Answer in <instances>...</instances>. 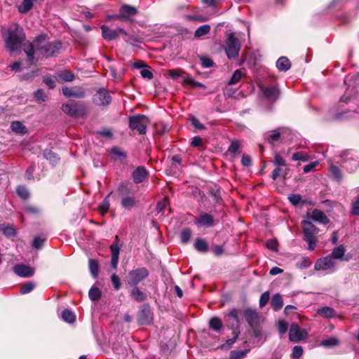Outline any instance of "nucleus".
I'll return each instance as SVG.
<instances>
[{"label":"nucleus","mask_w":359,"mask_h":359,"mask_svg":"<svg viewBox=\"0 0 359 359\" xmlns=\"http://www.w3.org/2000/svg\"><path fill=\"white\" fill-rule=\"evenodd\" d=\"M243 75V74L241 69L236 70L229 81V85H235L237 83L241 80Z\"/></svg>","instance_id":"nucleus-40"},{"label":"nucleus","mask_w":359,"mask_h":359,"mask_svg":"<svg viewBox=\"0 0 359 359\" xmlns=\"http://www.w3.org/2000/svg\"><path fill=\"white\" fill-rule=\"evenodd\" d=\"M100 271V267L95 260H91V275L97 278Z\"/></svg>","instance_id":"nucleus-57"},{"label":"nucleus","mask_w":359,"mask_h":359,"mask_svg":"<svg viewBox=\"0 0 359 359\" xmlns=\"http://www.w3.org/2000/svg\"><path fill=\"white\" fill-rule=\"evenodd\" d=\"M35 286L36 285L33 282L25 283L20 286V292L21 294H27L32 292L34 289Z\"/></svg>","instance_id":"nucleus-38"},{"label":"nucleus","mask_w":359,"mask_h":359,"mask_svg":"<svg viewBox=\"0 0 359 359\" xmlns=\"http://www.w3.org/2000/svg\"><path fill=\"white\" fill-rule=\"evenodd\" d=\"M102 36L104 39L107 41H111L117 39L121 34L124 35L127 34V32L122 28L117 29H113L108 27L107 25L101 26Z\"/></svg>","instance_id":"nucleus-12"},{"label":"nucleus","mask_w":359,"mask_h":359,"mask_svg":"<svg viewBox=\"0 0 359 359\" xmlns=\"http://www.w3.org/2000/svg\"><path fill=\"white\" fill-rule=\"evenodd\" d=\"M280 137V132L279 129L271 130L266 135V139L267 142L271 144L279 140Z\"/></svg>","instance_id":"nucleus-29"},{"label":"nucleus","mask_w":359,"mask_h":359,"mask_svg":"<svg viewBox=\"0 0 359 359\" xmlns=\"http://www.w3.org/2000/svg\"><path fill=\"white\" fill-rule=\"evenodd\" d=\"M302 226L304 233V239L309 244L308 250L312 251L316 246L317 238L316 235L318 233L319 229L309 221H302Z\"/></svg>","instance_id":"nucleus-3"},{"label":"nucleus","mask_w":359,"mask_h":359,"mask_svg":"<svg viewBox=\"0 0 359 359\" xmlns=\"http://www.w3.org/2000/svg\"><path fill=\"white\" fill-rule=\"evenodd\" d=\"M36 0H22L20 5L18 6V11L21 13H25L30 11Z\"/></svg>","instance_id":"nucleus-28"},{"label":"nucleus","mask_w":359,"mask_h":359,"mask_svg":"<svg viewBox=\"0 0 359 359\" xmlns=\"http://www.w3.org/2000/svg\"><path fill=\"white\" fill-rule=\"evenodd\" d=\"M121 205L126 209H131L136 205V201L131 196L123 197L121 201Z\"/></svg>","instance_id":"nucleus-30"},{"label":"nucleus","mask_w":359,"mask_h":359,"mask_svg":"<svg viewBox=\"0 0 359 359\" xmlns=\"http://www.w3.org/2000/svg\"><path fill=\"white\" fill-rule=\"evenodd\" d=\"M330 171H331L332 175L334 176V177L335 178V180H337V181H339L341 180L342 175L341 173V170L337 166L332 165L330 167Z\"/></svg>","instance_id":"nucleus-53"},{"label":"nucleus","mask_w":359,"mask_h":359,"mask_svg":"<svg viewBox=\"0 0 359 359\" xmlns=\"http://www.w3.org/2000/svg\"><path fill=\"white\" fill-rule=\"evenodd\" d=\"M111 252V265L114 269H116L118 257H119V247L117 244H112L110 246Z\"/></svg>","instance_id":"nucleus-20"},{"label":"nucleus","mask_w":359,"mask_h":359,"mask_svg":"<svg viewBox=\"0 0 359 359\" xmlns=\"http://www.w3.org/2000/svg\"><path fill=\"white\" fill-rule=\"evenodd\" d=\"M61 318L67 323H73L76 320L75 314L69 309H65L61 313Z\"/></svg>","instance_id":"nucleus-27"},{"label":"nucleus","mask_w":359,"mask_h":359,"mask_svg":"<svg viewBox=\"0 0 359 359\" xmlns=\"http://www.w3.org/2000/svg\"><path fill=\"white\" fill-rule=\"evenodd\" d=\"M194 247L196 250L201 252H205L208 251V244L206 241L199 238L196 240Z\"/></svg>","instance_id":"nucleus-36"},{"label":"nucleus","mask_w":359,"mask_h":359,"mask_svg":"<svg viewBox=\"0 0 359 359\" xmlns=\"http://www.w3.org/2000/svg\"><path fill=\"white\" fill-rule=\"evenodd\" d=\"M34 97L39 101H45L46 95L41 89H39L34 93Z\"/></svg>","instance_id":"nucleus-63"},{"label":"nucleus","mask_w":359,"mask_h":359,"mask_svg":"<svg viewBox=\"0 0 359 359\" xmlns=\"http://www.w3.org/2000/svg\"><path fill=\"white\" fill-rule=\"evenodd\" d=\"M58 76L65 81H72L74 78V74L70 72H62L59 73Z\"/></svg>","instance_id":"nucleus-50"},{"label":"nucleus","mask_w":359,"mask_h":359,"mask_svg":"<svg viewBox=\"0 0 359 359\" xmlns=\"http://www.w3.org/2000/svg\"><path fill=\"white\" fill-rule=\"evenodd\" d=\"M191 124L193 125V126L198 130H202L205 129V126L202 123H201L199 121V120L198 118H196V117L191 118Z\"/></svg>","instance_id":"nucleus-58"},{"label":"nucleus","mask_w":359,"mask_h":359,"mask_svg":"<svg viewBox=\"0 0 359 359\" xmlns=\"http://www.w3.org/2000/svg\"><path fill=\"white\" fill-rule=\"evenodd\" d=\"M102 292L98 287H91V301H97L100 299Z\"/></svg>","instance_id":"nucleus-52"},{"label":"nucleus","mask_w":359,"mask_h":359,"mask_svg":"<svg viewBox=\"0 0 359 359\" xmlns=\"http://www.w3.org/2000/svg\"><path fill=\"white\" fill-rule=\"evenodd\" d=\"M11 128L13 132L21 135H24L27 132L26 126L18 121H13L11 124Z\"/></svg>","instance_id":"nucleus-24"},{"label":"nucleus","mask_w":359,"mask_h":359,"mask_svg":"<svg viewBox=\"0 0 359 359\" xmlns=\"http://www.w3.org/2000/svg\"><path fill=\"white\" fill-rule=\"evenodd\" d=\"M93 104L98 107L108 106L111 102V97L105 88H100L93 95Z\"/></svg>","instance_id":"nucleus-9"},{"label":"nucleus","mask_w":359,"mask_h":359,"mask_svg":"<svg viewBox=\"0 0 359 359\" xmlns=\"http://www.w3.org/2000/svg\"><path fill=\"white\" fill-rule=\"evenodd\" d=\"M109 195L106 198L100 203L99 206V212L101 215L105 214L109 208V202L108 200Z\"/></svg>","instance_id":"nucleus-48"},{"label":"nucleus","mask_w":359,"mask_h":359,"mask_svg":"<svg viewBox=\"0 0 359 359\" xmlns=\"http://www.w3.org/2000/svg\"><path fill=\"white\" fill-rule=\"evenodd\" d=\"M95 133L108 139L111 138L113 135L111 131L108 128H102V130L95 132Z\"/></svg>","instance_id":"nucleus-61"},{"label":"nucleus","mask_w":359,"mask_h":359,"mask_svg":"<svg viewBox=\"0 0 359 359\" xmlns=\"http://www.w3.org/2000/svg\"><path fill=\"white\" fill-rule=\"evenodd\" d=\"M317 313L326 318H333L336 315L334 310L329 306H324L318 309Z\"/></svg>","instance_id":"nucleus-25"},{"label":"nucleus","mask_w":359,"mask_h":359,"mask_svg":"<svg viewBox=\"0 0 359 359\" xmlns=\"http://www.w3.org/2000/svg\"><path fill=\"white\" fill-rule=\"evenodd\" d=\"M149 273L145 267H140L130 271L127 276L128 285L133 287L137 285L141 281L148 277Z\"/></svg>","instance_id":"nucleus-6"},{"label":"nucleus","mask_w":359,"mask_h":359,"mask_svg":"<svg viewBox=\"0 0 359 359\" xmlns=\"http://www.w3.org/2000/svg\"><path fill=\"white\" fill-rule=\"evenodd\" d=\"M17 194L20 198L23 199H27L29 196V192L28 189L24 186L18 187Z\"/></svg>","instance_id":"nucleus-44"},{"label":"nucleus","mask_w":359,"mask_h":359,"mask_svg":"<svg viewBox=\"0 0 359 359\" xmlns=\"http://www.w3.org/2000/svg\"><path fill=\"white\" fill-rule=\"evenodd\" d=\"M137 10L135 7L125 4L120 8L118 14L109 16V18L127 21L130 20L133 17L137 15Z\"/></svg>","instance_id":"nucleus-7"},{"label":"nucleus","mask_w":359,"mask_h":359,"mask_svg":"<svg viewBox=\"0 0 359 359\" xmlns=\"http://www.w3.org/2000/svg\"><path fill=\"white\" fill-rule=\"evenodd\" d=\"M292 161H301L303 162L307 161L309 157L307 154L303 151L296 152L292 156Z\"/></svg>","instance_id":"nucleus-45"},{"label":"nucleus","mask_w":359,"mask_h":359,"mask_svg":"<svg viewBox=\"0 0 359 359\" xmlns=\"http://www.w3.org/2000/svg\"><path fill=\"white\" fill-rule=\"evenodd\" d=\"M308 338V332L305 329H301L296 323L290 325L289 330V339L292 342H299Z\"/></svg>","instance_id":"nucleus-8"},{"label":"nucleus","mask_w":359,"mask_h":359,"mask_svg":"<svg viewBox=\"0 0 359 359\" xmlns=\"http://www.w3.org/2000/svg\"><path fill=\"white\" fill-rule=\"evenodd\" d=\"M287 198L293 205H297L302 201V196L299 194H290Z\"/></svg>","instance_id":"nucleus-54"},{"label":"nucleus","mask_w":359,"mask_h":359,"mask_svg":"<svg viewBox=\"0 0 359 359\" xmlns=\"http://www.w3.org/2000/svg\"><path fill=\"white\" fill-rule=\"evenodd\" d=\"M303 354V348L301 346H294L292 349V358L299 359Z\"/></svg>","instance_id":"nucleus-49"},{"label":"nucleus","mask_w":359,"mask_h":359,"mask_svg":"<svg viewBox=\"0 0 359 359\" xmlns=\"http://www.w3.org/2000/svg\"><path fill=\"white\" fill-rule=\"evenodd\" d=\"M241 147V143L237 140H233L231 141L230 146L228 148V151L231 154H236L238 151V149Z\"/></svg>","instance_id":"nucleus-46"},{"label":"nucleus","mask_w":359,"mask_h":359,"mask_svg":"<svg viewBox=\"0 0 359 359\" xmlns=\"http://www.w3.org/2000/svg\"><path fill=\"white\" fill-rule=\"evenodd\" d=\"M244 318L250 325H253L258 320V315L255 311L250 309L244 310Z\"/></svg>","instance_id":"nucleus-21"},{"label":"nucleus","mask_w":359,"mask_h":359,"mask_svg":"<svg viewBox=\"0 0 359 359\" xmlns=\"http://www.w3.org/2000/svg\"><path fill=\"white\" fill-rule=\"evenodd\" d=\"M131 297L138 302H142L146 299V295L144 292L140 290V289L135 287L131 291Z\"/></svg>","instance_id":"nucleus-32"},{"label":"nucleus","mask_w":359,"mask_h":359,"mask_svg":"<svg viewBox=\"0 0 359 359\" xmlns=\"http://www.w3.org/2000/svg\"><path fill=\"white\" fill-rule=\"evenodd\" d=\"M62 93L67 97H82L84 96V90L79 87H64L62 88Z\"/></svg>","instance_id":"nucleus-17"},{"label":"nucleus","mask_w":359,"mask_h":359,"mask_svg":"<svg viewBox=\"0 0 359 359\" xmlns=\"http://www.w3.org/2000/svg\"><path fill=\"white\" fill-rule=\"evenodd\" d=\"M312 264V262L309 258L303 257H302L297 262V266L299 269H306L311 266Z\"/></svg>","instance_id":"nucleus-39"},{"label":"nucleus","mask_w":359,"mask_h":359,"mask_svg":"<svg viewBox=\"0 0 359 359\" xmlns=\"http://www.w3.org/2000/svg\"><path fill=\"white\" fill-rule=\"evenodd\" d=\"M62 109L65 114L75 117L81 116L84 112L83 107L81 105L76 104L73 101L63 104Z\"/></svg>","instance_id":"nucleus-11"},{"label":"nucleus","mask_w":359,"mask_h":359,"mask_svg":"<svg viewBox=\"0 0 359 359\" xmlns=\"http://www.w3.org/2000/svg\"><path fill=\"white\" fill-rule=\"evenodd\" d=\"M288 168H282L281 166H276L271 174V177L273 180H276L278 177H281L285 179L288 174Z\"/></svg>","instance_id":"nucleus-23"},{"label":"nucleus","mask_w":359,"mask_h":359,"mask_svg":"<svg viewBox=\"0 0 359 359\" xmlns=\"http://www.w3.org/2000/svg\"><path fill=\"white\" fill-rule=\"evenodd\" d=\"M290 67V61L286 57H280L276 62V67L280 71L286 72Z\"/></svg>","instance_id":"nucleus-22"},{"label":"nucleus","mask_w":359,"mask_h":359,"mask_svg":"<svg viewBox=\"0 0 359 359\" xmlns=\"http://www.w3.org/2000/svg\"><path fill=\"white\" fill-rule=\"evenodd\" d=\"M210 29L211 27L209 25H201L195 31L194 36L198 38L206 35L210 32Z\"/></svg>","instance_id":"nucleus-35"},{"label":"nucleus","mask_w":359,"mask_h":359,"mask_svg":"<svg viewBox=\"0 0 359 359\" xmlns=\"http://www.w3.org/2000/svg\"><path fill=\"white\" fill-rule=\"evenodd\" d=\"M195 224L199 226H212L215 225V219L212 215L204 212L196 218Z\"/></svg>","instance_id":"nucleus-14"},{"label":"nucleus","mask_w":359,"mask_h":359,"mask_svg":"<svg viewBox=\"0 0 359 359\" xmlns=\"http://www.w3.org/2000/svg\"><path fill=\"white\" fill-rule=\"evenodd\" d=\"M266 247L273 251H278V242L274 239L267 241Z\"/></svg>","instance_id":"nucleus-64"},{"label":"nucleus","mask_w":359,"mask_h":359,"mask_svg":"<svg viewBox=\"0 0 359 359\" xmlns=\"http://www.w3.org/2000/svg\"><path fill=\"white\" fill-rule=\"evenodd\" d=\"M45 241L46 238H41L40 236H36L33 240L32 245L34 248L39 249L43 245Z\"/></svg>","instance_id":"nucleus-59"},{"label":"nucleus","mask_w":359,"mask_h":359,"mask_svg":"<svg viewBox=\"0 0 359 359\" xmlns=\"http://www.w3.org/2000/svg\"><path fill=\"white\" fill-rule=\"evenodd\" d=\"M273 163L275 166H285L286 161L280 154H276L274 156Z\"/></svg>","instance_id":"nucleus-47"},{"label":"nucleus","mask_w":359,"mask_h":359,"mask_svg":"<svg viewBox=\"0 0 359 359\" xmlns=\"http://www.w3.org/2000/svg\"><path fill=\"white\" fill-rule=\"evenodd\" d=\"M209 327L215 332H219L222 327L221 320L217 317L212 318L209 321Z\"/></svg>","instance_id":"nucleus-31"},{"label":"nucleus","mask_w":359,"mask_h":359,"mask_svg":"<svg viewBox=\"0 0 359 359\" xmlns=\"http://www.w3.org/2000/svg\"><path fill=\"white\" fill-rule=\"evenodd\" d=\"M183 82L184 84H188L191 86L198 87V88H205L203 83L194 81L191 77H189V76L184 78Z\"/></svg>","instance_id":"nucleus-43"},{"label":"nucleus","mask_w":359,"mask_h":359,"mask_svg":"<svg viewBox=\"0 0 359 359\" xmlns=\"http://www.w3.org/2000/svg\"><path fill=\"white\" fill-rule=\"evenodd\" d=\"M147 176L148 172L143 166L137 167L132 174L133 180L136 184L144 182Z\"/></svg>","instance_id":"nucleus-16"},{"label":"nucleus","mask_w":359,"mask_h":359,"mask_svg":"<svg viewBox=\"0 0 359 359\" xmlns=\"http://www.w3.org/2000/svg\"><path fill=\"white\" fill-rule=\"evenodd\" d=\"M149 123L148 118L142 114H137L129 118V128L137 130L140 135H144Z\"/></svg>","instance_id":"nucleus-4"},{"label":"nucleus","mask_w":359,"mask_h":359,"mask_svg":"<svg viewBox=\"0 0 359 359\" xmlns=\"http://www.w3.org/2000/svg\"><path fill=\"white\" fill-rule=\"evenodd\" d=\"M283 301L280 294H276L272 297L271 306L274 311H278L283 307Z\"/></svg>","instance_id":"nucleus-26"},{"label":"nucleus","mask_w":359,"mask_h":359,"mask_svg":"<svg viewBox=\"0 0 359 359\" xmlns=\"http://www.w3.org/2000/svg\"><path fill=\"white\" fill-rule=\"evenodd\" d=\"M248 351V349L231 351L230 353V359H243L246 356Z\"/></svg>","instance_id":"nucleus-37"},{"label":"nucleus","mask_w":359,"mask_h":359,"mask_svg":"<svg viewBox=\"0 0 359 359\" xmlns=\"http://www.w3.org/2000/svg\"><path fill=\"white\" fill-rule=\"evenodd\" d=\"M111 281L113 284L114 288L116 290H118L121 288V280L119 277L116 274L114 273L111 275Z\"/></svg>","instance_id":"nucleus-55"},{"label":"nucleus","mask_w":359,"mask_h":359,"mask_svg":"<svg viewBox=\"0 0 359 359\" xmlns=\"http://www.w3.org/2000/svg\"><path fill=\"white\" fill-rule=\"evenodd\" d=\"M311 218L322 224H327L330 222V220L325 213L322 210L314 209L311 214Z\"/></svg>","instance_id":"nucleus-18"},{"label":"nucleus","mask_w":359,"mask_h":359,"mask_svg":"<svg viewBox=\"0 0 359 359\" xmlns=\"http://www.w3.org/2000/svg\"><path fill=\"white\" fill-rule=\"evenodd\" d=\"M351 212L353 215H359V194L355 197V199L352 202L351 204Z\"/></svg>","instance_id":"nucleus-56"},{"label":"nucleus","mask_w":359,"mask_h":359,"mask_svg":"<svg viewBox=\"0 0 359 359\" xmlns=\"http://www.w3.org/2000/svg\"><path fill=\"white\" fill-rule=\"evenodd\" d=\"M25 40V34L18 24H12L8 30L5 41L7 48L12 52L20 49Z\"/></svg>","instance_id":"nucleus-2"},{"label":"nucleus","mask_w":359,"mask_h":359,"mask_svg":"<svg viewBox=\"0 0 359 359\" xmlns=\"http://www.w3.org/2000/svg\"><path fill=\"white\" fill-rule=\"evenodd\" d=\"M270 298L269 292L266 291L262 294L259 299V306L261 308L264 307L268 303Z\"/></svg>","instance_id":"nucleus-51"},{"label":"nucleus","mask_w":359,"mask_h":359,"mask_svg":"<svg viewBox=\"0 0 359 359\" xmlns=\"http://www.w3.org/2000/svg\"><path fill=\"white\" fill-rule=\"evenodd\" d=\"M241 49V44L234 33H229L226 35L225 52L227 57L235 58L238 55Z\"/></svg>","instance_id":"nucleus-5"},{"label":"nucleus","mask_w":359,"mask_h":359,"mask_svg":"<svg viewBox=\"0 0 359 359\" xmlns=\"http://www.w3.org/2000/svg\"><path fill=\"white\" fill-rule=\"evenodd\" d=\"M43 156L45 158L48 160L53 165L57 163L59 161V158L53 153L50 149H46L43 151Z\"/></svg>","instance_id":"nucleus-34"},{"label":"nucleus","mask_w":359,"mask_h":359,"mask_svg":"<svg viewBox=\"0 0 359 359\" xmlns=\"http://www.w3.org/2000/svg\"><path fill=\"white\" fill-rule=\"evenodd\" d=\"M288 328L287 323L284 320H279L278 323V330L280 334L286 333Z\"/></svg>","instance_id":"nucleus-60"},{"label":"nucleus","mask_w":359,"mask_h":359,"mask_svg":"<svg viewBox=\"0 0 359 359\" xmlns=\"http://www.w3.org/2000/svg\"><path fill=\"white\" fill-rule=\"evenodd\" d=\"M201 61L202 66L205 68L211 67L213 66L214 64L213 61L210 57H201Z\"/></svg>","instance_id":"nucleus-62"},{"label":"nucleus","mask_w":359,"mask_h":359,"mask_svg":"<svg viewBox=\"0 0 359 359\" xmlns=\"http://www.w3.org/2000/svg\"><path fill=\"white\" fill-rule=\"evenodd\" d=\"M334 267L335 262L330 255L317 259L314 266L316 271L333 270Z\"/></svg>","instance_id":"nucleus-10"},{"label":"nucleus","mask_w":359,"mask_h":359,"mask_svg":"<svg viewBox=\"0 0 359 359\" xmlns=\"http://www.w3.org/2000/svg\"><path fill=\"white\" fill-rule=\"evenodd\" d=\"M191 236V231L189 229H184L182 231L180 234V239L182 243H187Z\"/></svg>","instance_id":"nucleus-42"},{"label":"nucleus","mask_w":359,"mask_h":359,"mask_svg":"<svg viewBox=\"0 0 359 359\" xmlns=\"http://www.w3.org/2000/svg\"><path fill=\"white\" fill-rule=\"evenodd\" d=\"M339 340L336 337H330L321 341V345L325 347H332L339 345Z\"/></svg>","instance_id":"nucleus-41"},{"label":"nucleus","mask_w":359,"mask_h":359,"mask_svg":"<svg viewBox=\"0 0 359 359\" xmlns=\"http://www.w3.org/2000/svg\"><path fill=\"white\" fill-rule=\"evenodd\" d=\"M244 310L232 309L227 314L228 317L232 318L236 324H241L244 318Z\"/></svg>","instance_id":"nucleus-19"},{"label":"nucleus","mask_w":359,"mask_h":359,"mask_svg":"<svg viewBox=\"0 0 359 359\" xmlns=\"http://www.w3.org/2000/svg\"><path fill=\"white\" fill-rule=\"evenodd\" d=\"M13 271L20 277L29 278L34 274V270L23 264H18L14 266Z\"/></svg>","instance_id":"nucleus-13"},{"label":"nucleus","mask_w":359,"mask_h":359,"mask_svg":"<svg viewBox=\"0 0 359 359\" xmlns=\"http://www.w3.org/2000/svg\"><path fill=\"white\" fill-rule=\"evenodd\" d=\"M24 51L27 56L28 61L32 64L34 60V52L43 57H55L62 48L60 41H48L47 34H41L35 38L33 43L25 44Z\"/></svg>","instance_id":"nucleus-1"},{"label":"nucleus","mask_w":359,"mask_h":359,"mask_svg":"<svg viewBox=\"0 0 359 359\" xmlns=\"http://www.w3.org/2000/svg\"><path fill=\"white\" fill-rule=\"evenodd\" d=\"M261 90L264 96L270 101H275L278 99L280 92L276 86H261Z\"/></svg>","instance_id":"nucleus-15"},{"label":"nucleus","mask_w":359,"mask_h":359,"mask_svg":"<svg viewBox=\"0 0 359 359\" xmlns=\"http://www.w3.org/2000/svg\"><path fill=\"white\" fill-rule=\"evenodd\" d=\"M346 249L343 245H341L337 248H335L332 254L330 255V256L332 257V259L334 260V259H342L344 253H345Z\"/></svg>","instance_id":"nucleus-33"}]
</instances>
